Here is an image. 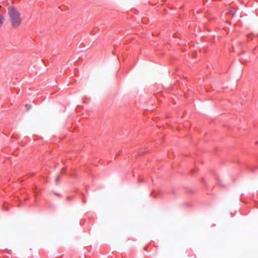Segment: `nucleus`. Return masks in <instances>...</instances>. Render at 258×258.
<instances>
[{
  "label": "nucleus",
  "mask_w": 258,
  "mask_h": 258,
  "mask_svg": "<svg viewBox=\"0 0 258 258\" xmlns=\"http://www.w3.org/2000/svg\"><path fill=\"white\" fill-rule=\"evenodd\" d=\"M8 14L11 25L14 28L18 27L23 20L19 10L13 6H9Z\"/></svg>",
  "instance_id": "f257e3e1"
},
{
  "label": "nucleus",
  "mask_w": 258,
  "mask_h": 258,
  "mask_svg": "<svg viewBox=\"0 0 258 258\" xmlns=\"http://www.w3.org/2000/svg\"><path fill=\"white\" fill-rule=\"evenodd\" d=\"M5 20V16L4 14H0V28Z\"/></svg>",
  "instance_id": "f03ea898"
},
{
  "label": "nucleus",
  "mask_w": 258,
  "mask_h": 258,
  "mask_svg": "<svg viewBox=\"0 0 258 258\" xmlns=\"http://www.w3.org/2000/svg\"><path fill=\"white\" fill-rule=\"evenodd\" d=\"M58 180H59V177H57L56 178V181L58 182Z\"/></svg>",
  "instance_id": "7ed1b4c3"
}]
</instances>
